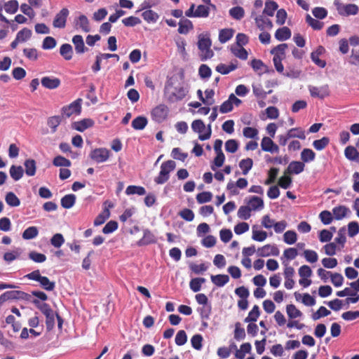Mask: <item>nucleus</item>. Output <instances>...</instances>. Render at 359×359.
<instances>
[{"label":"nucleus","mask_w":359,"mask_h":359,"mask_svg":"<svg viewBox=\"0 0 359 359\" xmlns=\"http://www.w3.org/2000/svg\"><path fill=\"white\" fill-rule=\"evenodd\" d=\"M212 41L209 37L200 34L198 36V48L200 50V58L202 61L210 59L214 55L211 49Z\"/></svg>","instance_id":"nucleus-1"},{"label":"nucleus","mask_w":359,"mask_h":359,"mask_svg":"<svg viewBox=\"0 0 359 359\" xmlns=\"http://www.w3.org/2000/svg\"><path fill=\"white\" fill-rule=\"evenodd\" d=\"M288 46L287 43H280L274 47L271 53L273 55V62L277 72L281 73L284 70L282 60L285 57V50Z\"/></svg>","instance_id":"nucleus-2"},{"label":"nucleus","mask_w":359,"mask_h":359,"mask_svg":"<svg viewBox=\"0 0 359 359\" xmlns=\"http://www.w3.org/2000/svg\"><path fill=\"white\" fill-rule=\"evenodd\" d=\"M176 163L174 161L169 160L163 162L161 165V170L158 175L155 177L154 182L158 184L166 182L169 179V174L175 170Z\"/></svg>","instance_id":"nucleus-3"},{"label":"nucleus","mask_w":359,"mask_h":359,"mask_svg":"<svg viewBox=\"0 0 359 359\" xmlns=\"http://www.w3.org/2000/svg\"><path fill=\"white\" fill-rule=\"evenodd\" d=\"M28 279L38 281L41 287L46 290L51 291L54 290L55 283L50 281L46 276H42L39 270H35L25 276Z\"/></svg>","instance_id":"nucleus-4"},{"label":"nucleus","mask_w":359,"mask_h":359,"mask_svg":"<svg viewBox=\"0 0 359 359\" xmlns=\"http://www.w3.org/2000/svg\"><path fill=\"white\" fill-rule=\"evenodd\" d=\"M250 17L255 20L257 28L260 30L263 31L266 29L271 30L273 28L272 21L264 13L257 15L255 11H252Z\"/></svg>","instance_id":"nucleus-5"},{"label":"nucleus","mask_w":359,"mask_h":359,"mask_svg":"<svg viewBox=\"0 0 359 359\" xmlns=\"http://www.w3.org/2000/svg\"><path fill=\"white\" fill-rule=\"evenodd\" d=\"M195 4H191L189 8L185 11V15L189 18H208L210 8L205 5H199L195 9Z\"/></svg>","instance_id":"nucleus-6"},{"label":"nucleus","mask_w":359,"mask_h":359,"mask_svg":"<svg viewBox=\"0 0 359 359\" xmlns=\"http://www.w3.org/2000/svg\"><path fill=\"white\" fill-rule=\"evenodd\" d=\"M339 15L348 16L350 15H356L358 12V7L355 4H349L343 5L339 0H334V2Z\"/></svg>","instance_id":"nucleus-7"},{"label":"nucleus","mask_w":359,"mask_h":359,"mask_svg":"<svg viewBox=\"0 0 359 359\" xmlns=\"http://www.w3.org/2000/svg\"><path fill=\"white\" fill-rule=\"evenodd\" d=\"M110 151L106 148H97L91 151L89 157L97 163L107 161L109 158Z\"/></svg>","instance_id":"nucleus-8"},{"label":"nucleus","mask_w":359,"mask_h":359,"mask_svg":"<svg viewBox=\"0 0 359 359\" xmlns=\"http://www.w3.org/2000/svg\"><path fill=\"white\" fill-rule=\"evenodd\" d=\"M168 107L163 104H159L154 108L151 111V116L153 120L158 123L164 121L168 115Z\"/></svg>","instance_id":"nucleus-9"},{"label":"nucleus","mask_w":359,"mask_h":359,"mask_svg":"<svg viewBox=\"0 0 359 359\" xmlns=\"http://www.w3.org/2000/svg\"><path fill=\"white\" fill-rule=\"evenodd\" d=\"M82 99L78 98L71 104L64 106L62 108V114L66 117H70L72 114H79L81 111Z\"/></svg>","instance_id":"nucleus-10"},{"label":"nucleus","mask_w":359,"mask_h":359,"mask_svg":"<svg viewBox=\"0 0 359 359\" xmlns=\"http://www.w3.org/2000/svg\"><path fill=\"white\" fill-rule=\"evenodd\" d=\"M69 14V11L67 8H62L58 12L53 21V26L55 28L64 29L66 27V22Z\"/></svg>","instance_id":"nucleus-11"},{"label":"nucleus","mask_w":359,"mask_h":359,"mask_svg":"<svg viewBox=\"0 0 359 359\" xmlns=\"http://www.w3.org/2000/svg\"><path fill=\"white\" fill-rule=\"evenodd\" d=\"M309 90L311 97H318L323 99L330 94L329 87L327 85H325L320 88L313 86H309Z\"/></svg>","instance_id":"nucleus-12"},{"label":"nucleus","mask_w":359,"mask_h":359,"mask_svg":"<svg viewBox=\"0 0 359 359\" xmlns=\"http://www.w3.org/2000/svg\"><path fill=\"white\" fill-rule=\"evenodd\" d=\"M257 253L260 257L278 256L279 250L275 245L267 244L258 248Z\"/></svg>","instance_id":"nucleus-13"},{"label":"nucleus","mask_w":359,"mask_h":359,"mask_svg":"<svg viewBox=\"0 0 359 359\" xmlns=\"http://www.w3.org/2000/svg\"><path fill=\"white\" fill-rule=\"evenodd\" d=\"M305 164L302 161H293L290 163L285 174L298 175L304 170Z\"/></svg>","instance_id":"nucleus-14"},{"label":"nucleus","mask_w":359,"mask_h":359,"mask_svg":"<svg viewBox=\"0 0 359 359\" xmlns=\"http://www.w3.org/2000/svg\"><path fill=\"white\" fill-rule=\"evenodd\" d=\"M262 149L271 153L278 152L279 147L269 137H264L261 142Z\"/></svg>","instance_id":"nucleus-15"},{"label":"nucleus","mask_w":359,"mask_h":359,"mask_svg":"<svg viewBox=\"0 0 359 359\" xmlns=\"http://www.w3.org/2000/svg\"><path fill=\"white\" fill-rule=\"evenodd\" d=\"M72 43L77 54H83L88 50L81 35H75L72 38Z\"/></svg>","instance_id":"nucleus-16"},{"label":"nucleus","mask_w":359,"mask_h":359,"mask_svg":"<svg viewBox=\"0 0 359 359\" xmlns=\"http://www.w3.org/2000/svg\"><path fill=\"white\" fill-rule=\"evenodd\" d=\"M41 82L42 86L48 89H55L60 85V80L52 76H44L41 79Z\"/></svg>","instance_id":"nucleus-17"},{"label":"nucleus","mask_w":359,"mask_h":359,"mask_svg":"<svg viewBox=\"0 0 359 359\" xmlns=\"http://www.w3.org/2000/svg\"><path fill=\"white\" fill-rule=\"evenodd\" d=\"M156 238L149 229L144 230L142 238L137 242L138 245H148L156 243Z\"/></svg>","instance_id":"nucleus-18"},{"label":"nucleus","mask_w":359,"mask_h":359,"mask_svg":"<svg viewBox=\"0 0 359 359\" xmlns=\"http://www.w3.org/2000/svg\"><path fill=\"white\" fill-rule=\"evenodd\" d=\"M94 125V121L91 118H84L74 123V128L79 132H83Z\"/></svg>","instance_id":"nucleus-19"},{"label":"nucleus","mask_w":359,"mask_h":359,"mask_svg":"<svg viewBox=\"0 0 359 359\" xmlns=\"http://www.w3.org/2000/svg\"><path fill=\"white\" fill-rule=\"evenodd\" d=\"M295 299L297 302H302L304 305L307 306H313L316 304V299L308 293H294Z\"/></svg>","instance_id":"nucleus-20"},{"label":"nucleus","mask_w":359,"mask_h":359,"mask_svg":"<svg viewBox=\"0 0 359 359\" xmlns=\"http://www.w3.org/2000/svg\"><path fill=\"white\" fill-rule=\"evenodd\" d=\"M238 67L237 61L235 60L234 62H231L230 65H226L223 63L219 64L215 69L217 72L222 74H228L231 72L236 69Z\"/></svg>","instance_id":"nucleus-21"},{"label":"nucleus","mask_w":359,"mask_h":359,"mask_svg":"<svg viewBox=\"0 0 359 359\" xmlns=\"http://www.w3.org/2000/svg\"><path fill=\"white\" fill-rule=\"evenodd\" d=\"M291 30L287 27H283L276 30L275 37L278 41H283L291 37Z\"/></svg>","instance_id":"nucleus-22"},{"label":"nucleus","mask_w":359,"mask_h":359,"mask_svg":"<svg viewBox=\"0 0 359 359\" xmlns=\"http://www.w3.org/2000/svg\"><path fill=\"white\" fill-rule=\"evenodd\" d=\"M178 25V32L182 34H187L190 30L194 29L192 22L188 19L181 20Z\"/></svg>","instance_id":"nucleus-23"},{"label":"nucleus","mask_w":359,"mask_h":359,"mask_svg":"<svg viewBox=\"0 0 359 359\" xmlns=\"http://www.w3.org/2000/svg\"><path fill=\"white\" fill-rule=\"evenodd\" d=\"M348 211V208L344 205L334 207L332 209L333 217L337 220H341L346 216Z\"/></svg>","instance_id":"nucleus-24"},{"label":"nucleus","mask_w":359,"mask_h":359,"mask_svg":"<svg viewBox=\"0 0 359 359\" xmlns=\"http://www.w3.org/2000/svg\"><path fill=\"white\" fill-rule=\"evenodd\" d=\"M248 203L251 210H261L264 208V201L258 196H251Z\"/></svg>","instance_id":"nucleus-25"},{"label":"nucleus","mask_w":359,"mask_h":359,"mask_svg":"<svg viewBox=\"0 0 359 359\" xmlns=\"http://www.w3.org/2000/svg\"><path fill=\"white\" fill-rule=\"evenodd\" d=\"M148 123V120L145 116H139L134 118L132 121V127L135 130H143Z\"/></svg>","instance_id":"nucleus-26"},{"label":"nucleus","mask_w":359,"mask_h":359,"mask_svg":"<svg viewBox=\"0 0 359 359\" xmlns=\"http://www.w3.org/2000/svg\"><path fill=\"white\" fill-rule=\"evenodd\" d=\"M143 19L148 23H155L159 18L157 13L151 9H147L142 13Z\"/></svg>","instance_id":"nucleus-27"},{"label":"nucleus","mask_w":359,"mask_h":359,"mask_svg":"<svg viewBox=\"0 0 359 359\" xmlns=\"http://www.w3.org/2000/svg\"><path fill=\"white\" fill-rule=\"evenodd\" d=\"M278 4L276 2L271 0H267L265 2V7L262 11V13L267 16L272 17L274 15L275 11L278 8Z\"/></svg>","instance_id":"nucleus-28"},{"label":"nucleus","mask_w":359,"mask_h":359,"mask_svg":"<svg viewBox=\"0 0 359 359\" xmlns=\"http://www.w3.org/2000/svg\"><path fill=\"white\" fill-rule=\"evenodd\" d=\"M60 54L66 60H70L73 57L72 46L69 43H64L60 46Z\"/></svg>","instance_id":"nucleus-29"},{"label":"nucleus","mask_w":359,"mask_h":359,"mask_svg":"<svg viewBox=\"0 0 359 359\" xmlns=\"http://www.w3.org/2000/svg\"><path fill=\"white\" fill-rule=\"evenodd\" d=\"M348 294H350L351 297H347L344 301L345 309H348L350 304H355L359 300V295L358 293H337V295L341 297H344Z\"/></svg>","instance_id":"nucleus-30"},{"label":"nucleus","mask_w":359,"mask_h":359,"mask_svg":"<svg viewBox=\"0 0 359 359\" xmlns=\"http://www.w3.org/2000/svg\"><path fill=\"white\" fill-rule=\"evenodd\" d=\"M301 160L304 163L314 161L316 153L311 149L305 148L301 152Z\"/></svg>","instance_id":"nucleus-31"},{"label":"nucleus","mask_w":359,"mask_h":359,"mask_svg":"<svg viewBox=\"0 0 359 359\" xmlns=\"http://www.w3.org/2000/svg\"><path fill=\"white\" fill-rule=\"evenodd\" d=\"M60 202L62 207L65 209H69L74 206L76 202V196L72 194L65 195L61 198Z\"/></svg>","instance_id":"nucleus-32"},{"label":"nucleus","mask_w":359,"mask_h":359,"mask_svg":"<svg viewBox=\"0 0 359 359\" xmlns=\"http://www.w3.org/2000/svg\"><path fill=\"white\" fill-rule=\"evenodd\" d=\"M9 173H10L11 177L15 181H18L22 177L24 170H23V168H22V166H20V165L17 166V165H13L10 168Z\"/></svg>","instance_id":"nucleus-33"},{"label":"nucleus","mask_w":359,"mask_h":359,"mask_svg":"<svg viewBox=\"0 0 359 359\" xmlns=\"http://www.w3.org/2000/svg\"><path fill=\"white\" fill-rule=\"evenodd\" d=\"M25 173L28 176H34L36 174V163L34 159H27L25 161Z\"/></svg>","instance_id":"nucleus-34"},{"label":"nucleus","mask_w":359,"mask_h":359,"mask_svg":"<svg viewBox=\"0 0 359 359\" xmlns=\"http://www.w3.org/2000/svg\"><path fill=\"white\" fill-rule=\"evenodd\" d=\"M33 303L45 315V316L54 313V311L51 309L48 304H47L46 303L41 302L38 299H34Z\"/></svg>","instance_id":"nucleus-35"},{"label":"nucleus","mask_w":359,"mask_h":359,"mask_svg":"<svg viewBox=\"0 0 359 359\" xmlns=\"http://www.w3.org/2000/svg\"><path fill=\"white\" fill-rule=\"evenodd\" d=\"M211 280L217 286L222 287L229 282V277L228 275L219 274L216 276H212Z\"/></svg>","instance_id":"nucleus-36"},{"label":"nucleus","mask_w":359,"mask_h":359,"mask_svg":"<svg viewBox=\"0 0 359 359\" xmlns=\"http://www.w3.org/2000/svg\"><path fill=\"white\" fill-rule=\"evenodd\" d=\"M233 35V30L232 29H223L219 31V41L222 43H224L229 41Z\"/></svg>","instance_id":"nucleus-37"},{"label":"nucleus","mask_w":359,"mask_h":359,"mask_svg":"<svg viewBox=\"0 0 359 359\" xmlns=\"http://www.w3.org/2000/svg\"><path fill=\"white\" fill-rule=\"evenodd\" d=\"M253 165V161L250 158L242 159L239 163V167L242 170L243 175H247Z\"/></svg>","instance_id":"nucleus-38"},{"label":"nucleus","mask_w":359,"mask_h":359,"mask_svg":"<svg viewBox=\"0 0 359 359\" xmlns=\"http://www.w3.org/2000/svg\"><path fill=\"white\" fill-rule=\"evenodd\" d=\"M76 25L84 32H89L90 31L88 19L85 15H81L78 18Z\"/></svg>","instance_id":"nucleus-39"},{"label":"nucleus","mask_w":359,"mask_h":359,"mask_svg":"<svg viewBox=\"0 0 359 359\" xmlns=\"http://www.w3.org/2000/svg\"><path fill=\"white\" fill-rule=\"evenodd\" d=\"M288 137L290 138H299L301 140H305V131L302 128H293L290 129L287 132Z\"/></svg>","instance_id":"nucleus-40"},{"label":"nucleus","mask_w":359,"mask_h":359,"mask_svg":"<svg viewBox=\"0 0 359 359\" xmlns=\"http://www.w3.org/2000/svg\"><path fill=\"white\" fill-rule=\"evenodd\" d=\"M5 201L6 203L11 207H17L19 206L20 204V199L12 191L8 192L6 194Z\"/></svg>","instance_id":"nucleus-41"},{"label":"nucleus","mask_w":359,"mask_h":359,"mask_svg":"<svg viewBox=\"0 0 359 359\" xmlns=\"http://www.w3.org/2000/svg\"><path fill=\"white\" fill-rule=\"evenodd\" d=\"M39 234V230L36 226H29L22 233V238L25 240H30L36 238Z\"/></svg>","instance_id":"nucleus-42"},{"label":"nucleus","mask_w":359,"mask_h":359,"mask_svg":"<svg viewBox=\"0 0 359 359\" xmlns=\"http://www.w3.org/2000/svg\"><path fill=\"white\" fill-rule=\"evenodd\" d=\"M126 194L127 195L137 194L142 196L146 194V190L143 187L130 185L126 189Z\"/></svg>","instance_id":"nucleus-43"},{"label":"nucleus","mask_w":359,"mask_h":359,"mask_svg":"<svg viewBox=\"0 0 359 359\" xmlns=\"http://www.w3.org/2000/svg\"><path fill=\"white\" fill-rule=\"evenodd\" d=\"M187 93L188 90L183 86H180L175 88V92L172 93V96L175 101H179L184 98Z\"/></svg>","instance_id":"nucleus-44"},{"label":"nucleus","mask_w":359,"mask_h":359,"mask_svg":"<svg viewBox=\"0 0 359 359\" xmlns=\"http://www.w3.org/2000/svg\"><path fill=\"white\" fill-rule=\"evenodd\" d=\"M229 15L235 20H241L245 15L244 9L241 6H235L229 10Z\"/></svg>","instance_id":"nucleus-45"},{"label":"nucleus","mask_w":359,"mask_h":359,"mask_svg":"<svg viewBox=\"0 0 359 359\" xmlns=\"http://www.w3.org/2000/svg\"><path fill=\"white\" fill-rule=\"evenodd\" d=\"M259 308L255 305L252 309L249 312L248 316L245 318V323L255 322L259 316Z\"/></svg>","instance_id":"nucleus-46"},{"label":"nucleus","mask_w":359,"mask_h":359,"mask_svg":"<svg viewBox=\"0 0 359 359\" xmlns=\"http://www.w3.org/2000/svg\"><path fill=\"white\" fill-rule=\"evenodd\" d=\"M110 212L107 208H105L101 213H100L94 220L95 226H100L105 222L109 217Z\"/></svg>","instance_id":"nucleus-47"},{"label":"nucleus","mask_w":359,"mask_h":359,"mask_svg":"<svg viewBox=\"0 0 359 359\" xmlns=\"http://www.w3.org/2000/svg\"><path fill=\"white\" fill-rule=\"evenodd\" d=\"M32 36V31L28 28H23L17 33L16 38L21 43L27 41Z\"/></svg>","instance_id":"nucleus-48"},{"label":"nucleus","mask_w":359,"mask_h":359,"mask_svg":"<svg viewBox=\"0 0 359 359\" xmlns=\"http://www.w3.org/2000/svg\"><path fill=\"white\" fill-rule=\"evenodd\" d=\"M306 22L314 30H320L323 27V22L313 18L309 14L306 16Z\"/></svg>","instance_id":"nucleus-49"},{"label":"nucleus","mask_w":359,"mask_h":359,"mask_svg":"<svg viewBox=\"0 0 359 359\" xmlns=\"http://www.w3.org/2000/svg\"><path fill=\"white\" fill-rule=\"evenodd\" d=\"M53 164L56 167H70L72 163L69 159L62 156H57L53 158Z\"/></svg>","instance_id":"nucleus-50"},{"label":"nucleus","mask_w":359,"mask_h":359,"mask_svg":"<svg viewBox=\"0 0 359 359\" xmlns=\"http://www.w3.org/2000/svg\"><path fill=\"white\" fill-rule=\"evenodd\" d=\"M23 54L28 60L31 61H36L39 57L38 50L34 48H24Z\"/></svg>","instance_id":"nucleus-51"},{"label":"nucleus","mask_w":359,"mask_h":359,"mask_svg":"<svg viewBox=\"0 0 359 359\" xmlns=\"http://www.w3.org/2000/svg\"><path fill=\"white\" fill-rule=\"evenodd\" d=\"M297 240V236L294 231H287L283 235V241L288 245L294 244Z\"/></svg>","instance_id":"nucleus-52"},{"label":"nucleus","mask_w":359,"mask_h":359,"mask_svg":"<svg viewBox=\"0 0 359 359\" xmlns=\"http://www.w3.org/2000/svg\"><path fill=\"white\" fill-rule=\"evenodd\" d=\"M330 143V139L327 137H323L320 140H314L313 142V147L318 150L321 151L324 149Z\"/></svg>","instance_id":"nucleus-53"},{"label":"nucleus","mask_w":359,"mask_h":359,"mask_svg":"<svg viewBox=\"0 0 359 359\" xmlns=\"http://www.w3.org/2000/svg\"><path fill=\"white\" fill-rule=\"evenodd\" d=\"M18 2L16 0H11L4 4L5 11L8 13H15L18 9Z\"/></svg>","instance_id":"nucleus-54"},{"label":"nucleus","mask_w":359,"mask_h":359,"mask_svg":"<svg viewBox=\"0 0 359 359\" xmlns=\"http://www.w3.org/2000/svg\"><path fill=\"white\" fill-rule=\"evenodd\" d=\"M212 198V194L210 191H203L196 195V201L200 204L210 202Z\"/></svg>","instance_id":"nucleus-55"},{"label":"nucleus","mask_w":359,"mask_h":359,"mask_svg":"<svg viewBox=\"0 0 359 359\" xmlns=\"http://www.w3.org/2000/svg\"><path fill=\"white\" fill-rule=\"evenodd\" d=\"M358 154L359 152L353 146H348L344 150V155L346 158L351 161H354Z\"/></svg>","instance_id":"nucleus-56"},{"label":"nucleus","mask_w":359,"mask_h":359,"mask_svg":"<svg viewBox=\"0 0 359 359\" xmlns=\"http://www.w3.org/2000/svg\"><path fill=\"white\" fill-rule=\"evenodd\" d=\"M292 182V180L291 177H290V174L284 173V175L279 178L278 184L281 188L286 189L290 187Z\"/></svg>","instance_id":"nucleus-57"},{"label":"nucleus","mask_w":359,"mask_h":359,"mask_svg":"<svg viewBox=\"0 0 359 359\" xmlns=\"http://www.w3.org/2000/svg\"><path fill=\"white\" fill-rule=\"evenodd\" d=\"M251 208L248 205H242L238 210V217L242 219H248L250 217Z\"/></svg>","instance_id":"nucleus-58"},{"label":"nucleus","mask_w":359,"mask_h":359,"mask_svg":"<svg viewBox=\"0 0 359 359\" xmlns=\"http://www.w3.org/2000/svg\"><path fill=\"white\" fill-rule=\"evenodd\" d=\"M287 314L290 318H296L300 317L302 313L298 310L293 304H289L286 307Z\"/></svg>","instance_id":"nucleus-59"},{"label":"nucleus","mask_w":359,"mask_h":359,"mask_svg":"<svg viewBox=\"0 0 359 359\" xmlns=\"http://www.w3.org/2000/svg\"><path fill=\"white\" fill-rule=\"evenodd\" d=\"M319 218L323 224L327 225L332 222L334 217L330 211L323 210L320 213Z\"/></svg>","instance_id":"nucleus-60"},{"label":"nucleus","mask_w":359,"mask_h":359,"mask_svg":"<svg viewBox=\"0 0 359 359\" xmlns=\"http://www.w3.org/2000/svg\"><path fill=\"white\" fill-rule=\"evenodd\" d=\"M325 304L333 311H337L340 310L341 308L344 307L345 305L344 301L339 299H335L332 301H330L328 302H325Z\"/></svg>","instance_id":"nucleus-61"},{"label":"nucleus","mask_w":359,"mask_h":359,"mask_svg":"<svg viewBox=\"0 0 359 359\" xmlns=\"http://www.w3.org/2000/svg\"><path fill=\"white\" fill-rule=\"evenodd\" d=\"M56 40L52 36H46L42 43V48L44 50L53 49L56 46Z\"/></svg>","instance_id":"nucleus-62"},{"label":"nucleus","mask_w":359,"mask_h":359,"mask_svg":"<svg viewBox=\"0 0 359 359\" xmlns=\"http://www.w3.org/2000/svg\"><path fill=\"white\" fill-rule=\"evenodd\" d=\"M61 117L60 116H51L48 120V126L52 129L53 133L56 131L57 126L61 123Z\"/></svg>","instance_id":"nucleus-63"},{"label":"nucleus","mask_w":359,"mask_h":359,"mask_svg":"<svg viewBox=\"0 0 359 359\" xmlns=\"http://www.w3.org/2000/svg\"><path fill=\"white\" fill-rule=\"evenodd\" d=\"M359 233V224L357 222H351L348 224V234L350 237H354Z\"/></svg>","instance_id":"nucleus-64"}]
</instances>
